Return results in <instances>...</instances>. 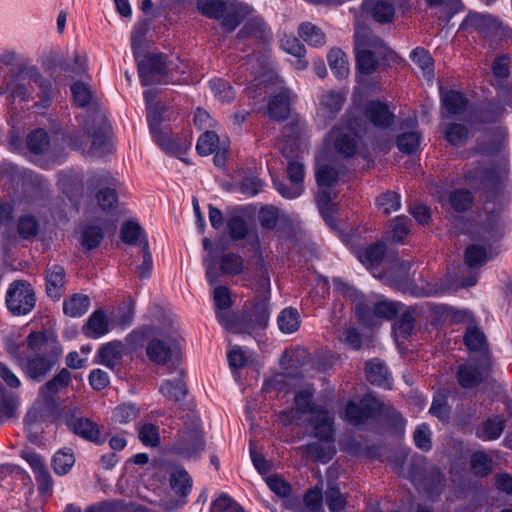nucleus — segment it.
<instances>
[{"label":"nucleus","mask_w":512,"mask_h":512,"mask_svg":"<svg viewBox=\"0 0 512 512\" xmlns=\"http://www.w3.org/2000/svg\"><path fill=\"white\" fill-rule=\"evenodd\" d=\"M445 137L453 146H462L468 140V130L462 124L452 123L446 128Z\"/></svg>","instance_id":"46"},{"label":"nucleus","mask_w":512,"mask_h":512,"mask_svg":"<svg viewBox=\"0 0 512 512\" xmlns=\"http://www.w3.org/2000/svg\"><path fill=\"white\" fill-rule=\"evenodd\" d=\"M215 306L218 311H227L232 305L230 290L225 286H217L213 292Z\"/></svg>","instance_id":"62"},{"label":"nucleus","mask_w":512,"mask_h":512,"mask_svg":"<svg viewBox=\"0 0 512 512\" xmlns=\"http://www.w3.org/2000/svg\"><path fill=\"white\" fill-rule=\"evenodd\" d=\"M170 487L179 496L186 497L192 487V479L188 472L176 469L170 475Z\"/></svg>","instance_id":"33"},{"label":"nucleus","mask_w":512,"mask_h":512,"mask_svg":"<svg viewBox=\"0 0 512 512\" xmlns=\"http://www.w3.org/2000/svg\"><path fill=\"white\" fill-rule=\"evenodd\" d=\"M217 319L232 333H244L250 329L247 325L248 318L245 312L237 314L229 311H218Z\"/></svg>","instance_id":"23"},{"label":"nucleus","mask_w":512,"mask_h":512,"mask_svg":"<svg viewBox=\"0 0 512 512\" xmlns=\"http://www.w3.org/2000/svg\"><path fill=\"white\" fill-rule=\"evenodd\" d=\"M504 430V421L498 417L488 419L482 428L481 433L478 431L480 437H485L488 440H494L500 437Z\"/></svg>","instance_id":"53"},{"label":"nucleus","mask_w":512,"mask_h":512,"mask_svg":"<svg viewBox=\"0 0 512 512\" xmlns=\"http://www.w3.org/2000/svg\"><path fill=\"white\" fill-rule=\"evenodd\" d=\"M385 255V245L383 243H375L366 248L364 254L359 255V260L367 266L379 265Z\"/></svg>","instance_id":"45"},{"label":"nucleus","mask_w":512,"mask_h":512,"mask_svg":"<svg viewBox=\"0 0 512 512\" xmlns=\"http://www.w3.org/2000/svg\"><path fill=\"white\" fill-rule=\"evenodd\" d=\"M448 202L454 211L462 213L471 208L473 196L467 189H456L450 193Z\"/></svg>","instance_id":"36"},{"label":"nucleus","mask_w":512,"mask_h":512,"mask_svg":"<svg viewBox=\"0 0 512 512\" xmlns=\"http://www.w3.org/2000/svg\"><path fill=\"white\" fill-rule=\"evenodd\" d=\"M332 72L338 78H346L349 74L348 60L345 53L338 49H331L327 56Z\"/></svg>","instance_id":"32"},{"label":"nucleus","mask_w":512,"mask_h":512,"mask_svg":"<svg viewBox=\"0 0 512 512\" xmlns=\"http://www.w3.org/2000/svg\"><path fill=\"white\" fill-rule=\"evenodd\" d=\"M139 439L146 446H157L160 441L158 428L151 423L144 424L139 430Z\"/></svg>","instance_id":"59"},{"label":"nucleus","mask_w":512,"mask_h":512,"mask_svg":"<svg viewBox=\"0 0 512 512\" xmlns=\"http://www.w3.org/2000/svg\"><path fill=\"white\" fill-rule=\"evenodd\" d=\"M229 234L234 240H242L248 234L246 222L239 216L232 217L228 221Z\"/></svg>","instance_id":"64"},{"label":"nucleus","mask_w":512,"mask_h":512,"mask_svg":"<svg viewBox=\"0 0 512 512\" xmlns=\"http://www.w3.org/2000/svg\"><path fill=\"white\" fill-rule=\"evenodd\" d=\"M486 250L479 245H470L466 248L464 254L465 263L469 267H476L483 265L486 262Z\"/></svg>","instance_id":"52"},{"label":"nucleus","mask_w":512,"mask_h":512,"mask_svg":"<svg viewBox=\"0 0 512 512\" xmlns=\"http://www.w3.org/2000/svg\"><path fill=\"white\" fill-rule=\"evenodd\" d=\"M160 392L165 397L178 402L187 395V387L181 378H176L165 381L160 387Z\"/></svg>","instance_id":"38"},{"label":"nucleus","mask_w":512,"mask_h":512,"mask_svg":"<svg viewBox=\"0 0 512 512\" xmlns=\"http://www.w3.org/2000/svg\"><path fill=\"white\" fill-rule=\"evenodd\" d=\"M27 347L37 354L56 353L61 351L60 344L53 336L47 335L45 332H31L26 338Z\"/></svg>","instance_id":"17"},{"label":"nucleus","mask_w":512,"mask_h":512,"mask_svg":"<svg viewBox=\"0 0 512 512\" xmlns=\"http://www.w3.org/2000/svg\"><path fill=\"white\" fill-rule=\"evenodd\" d=\"M109 331V322L104 311L96 310L83 326V333L90 338H98Z\"/></svg>","instance_id":"22"},{"label":"nucleus","mask_w":512,"mask_h":512,"mask_svg":"<svg viewBox=\"0 0 512 512\" xmlns=\"http://www.w3.org/2000/svg\"><path fill=\"white\" fill-rule=\"evenodd\" d=\"M414 310L409 308L404 311L399 320L394 325L395 333L402 338H407L414 327Z\"/></svg>","instance_id":"48"},{"label":"nucleus","mask_w":512,"mask_h":512,"mask_svg":"<svg viewBox=\"0 0 512 512\" xmlns=\"http://www.w3.org/2000/svg\"><path fill=\"white\" fill-rule=\"evenodd\" d=\"M269 488L278 496L287 498L291 494V485L278 476H270L266 479Z\"/></svg>","instance_id":"63"},{"label":"nucleus","mask_w":512,"mask_h":512,"mask_svg":"<svg viewBox=\"0 0 512 512\" xmlns=\"http://www.w3.org/2000/svg\"><path fill=\"white\" fill-rule=\"evenodd\" d=\"M136 61L140 79L145 86L160 83L167 76V66L161 54H142Z\"/></svg>","instance_id":"8"},{"label":"nucleus","mask_w":512,"mask_h":512,"mask_svg":"<svg viewBox=\"0 0 512 512\" xmlns=\"http://www.w3.org/2000/svg\"><path fill=\"white\" fill-rule=\"evenodd\" d=\"M197 10L208 18L222 19V26L233 31L252 11L243 2H197Z\"/></svg>","instance_id":"4"},{"label":"nucleus","mask_w":512,"mask_h":512,"mask_svg":"<svg viewBox=\"0 0 512 512\" xmlns=\"http://www.w3.org/2000/svg\"><path fill=\"white\" fill-rule=\"evenodd\" d=\"M125 352V346L121 341H112L102 345L98 352V362L110 369H114L121 362Z\"/></svg>","instance_id":"19"},{"label":"nucleus","mask_w":512,"mask_h":512,"mask_svg":"<svg viewBox=\"0 0 512 512\" xmlns=\"http://www.w3.org/2000/svg\"><path fill=\"white\" fill-rule=\"evenodd\" d=\"M315 176L319 187H333L339 180L340 171L331 164L320 163L316 167Z\"/></svg>","instance_id":"30"},{"label":"nucleus","mask_w":512,"mask_h":512,"mask_svg":"<svg viewBox=\"0 0 512 512\" xmlns=\"http://www.w3.org/2000/svg\"><path fill=\"white\" fill-rule=\"evenodd\" d=\"M86 512H149L141 506L126 505L123 502H103L96 506L89 507Z\"/></svg>","instance_id":"39"},{"label":"nucleus","mask_w":512,"mask_h":512,"mask_svg":"<svg viewBox=\"0 0 512 512\" xmlns=\"http://www.w3.org/2000/svg\"><path fill=\"white\" fill-rule=\"evenodd\" d=\"M298 450L307 458L320 462H328L335 454V450L331 445H323L319 442L303 445Z\"/></svg>","instance_id":"26"},{"label":"nucleus","mask_w":512,"mask_h":512,"mask_svg":"<svg viewBox=\"0 0 512 512\" xmlns=\"http://www.w3.org/2000/svg\"><path fill=\"white\" fill-rule=\"evenodd\" d=\"M463 341L470 353L478 355L477 359L491 358L487 338L479 327L475 325L468 326Z\"/></svg>","instance_id":"14"},{"label":"nucleus","mask_w":512,"mask_h":512,"mask_svg":"<svg viewBox=\"0 0 512 512\" xmlns=\"http://www.w3.org/2000/svg\"><path fill=\"white\" fill-rule=\"evenodd\" d=\"M220 270L225 275H238L243 271V259L234 253L224 254L220 259Z\"/></svg>","instance_id":"42"},{"label":"nucleus","mask_w":512,"mask_h":512,"mask_svg":"<svg viewBox=\"0 0 512 512\" xmlns=\"http://www.w3.org/2000/svg\"><path fill=\"white\" fill-rule=\"evenodd\" d=\"M492 367L491 358L477 359L458 367L457 380L463 388H474L482 383L489 375Z\"/></svg>","instance_id":"11"},{"label":"nucleus","mask_w":512,"mask_h":512,"mask_svg":"<svg viewBox=\"0 0 512 512\" xmlns=\"http://www.w3.org/2000/svg\"><path fill=\"white\" fill-rule=\"evenodd\" d=\"M210 88L215 98L223 103H230L235 98L233 87L223 79L212 80Z\"/></svg>","instance_id":"43"},{"label":"nucleus","mask_w":512,"mask_h":512,"mask_svg":"<svg viewBox=\"0 0 512 512\" xmlns=\"http://www.w3.org/2000/svg\"><path fill=\"white\" fill-rule=\"evenodd\" d=\"M362 119L352 118L345 123L335 125L329 133L334 150L345 158L356 155L359 139L364 130L361 128Z\"/></svg>","instance_id":"5"},{"label":"nucleus","mask_w":512,"mask_h":512,"mask_svg":"<svg viewBox=\"0 0 512 512\" xmlns=\"http://www.w3.org/2000/svg\"><path fill=\"white\" fill-rule=\"evenodd\" d=\"M279 329L283 333H294L300 326V315L295 308L284 309L277 318Z\"/></svg>","instance_id":"34"},{"label":"nucleus","mask_w":512,"mask_h":512,"mask_svg":"<svg viewBox=\"0 0 512 512\" xmlns=\"http://www.w3.org/2000/svg\"><path fill=\"white\" fill-rule=\"evenodd\" d=\"M75 462L74 456L70 452L58 451L52 460V466L55 473L64 475L68 473Z\"/></svg>","instance_id":"51"},{"label":"nucleus","mask_w":512,"mask_h":512,"mask_svg":"<svg viewBox=\"0 0 512 512\" xmlns=\"http://www.w3.org/2000/svg\"><path fill=\"white\" fill-rule=\"evenodd\" d=\"M147 119L151 133L153 134L158 145L165 151L170 153H183L189 147V143H181L178 139L170 137L168 131L160 127L164 117L161 108L156 105L147 108Z\"/></svg>","instance_id":"7"},{"label":"nucleus","mask_w":512,"mask_h":512,"mask_svg":"<svg viewBox=\"0 0 512 512\" xmlns=\"http://www.w3.org/2000/svg\"><path fill=\"white\" fill-rule=\"evenodd\" d=\"M75 103L80 107H91L84 116V129L92 139V147L104 151L108 145V124L105 115L97 108L93 92L83 82L71 86Z\"/></svg>","instance_id":"2"},{"label":"nucleus","mask_w":512,"mask_h":512,"mask_svg":"<svg viewBox=\"0 0 512 512\" xmlns=\"http://www.w3.org/2000/svg\"><path fill=\"white\" fill-rule=\"evenodd\" d=\"M377 203L383 213L388 215L400 208V196L396 192L387 191L378 198Z\"/></svg>","instance_id":"56"},{"label":"nucleus","mask_w":512,"mask_h":512,"mask_svg":"<svg viewBox=\"0 0 512 512\" xmlns=\"http://www.w3.org/2000/svg\"><path fill=\"white\" fill-rule=\"evenodd\" d=\"M148 31V23L143 21L139 22L133 29L131 35L132 49L135 59H138L143 54L146 47V34Z\"/></svg>","instance_id":"40"},{"label":"nucleus","mask_w":512,"mask_h":512,"mask_svg":"<svg viewBox=\"0 0 512 512\" xmlns=\"http://www.w3.org/2000/svg\"><path fill=\"white\" fill-rule=\"evenodd\" d=\"M104 239L102 227L89 224L83 227L80 234V245L84 251H92L98 248Z\"/></svg>","instance_id":"25"},{"label":"nucleus","mask_w":512,"mask_h":512,"mask_svg":"<svg viewBox=\"0 0 512 512\" xmlns=\"http://www.w3.org/2000/svg\"><path fill=\"white\" fill-rule=\"evenodd\" d=\"M470 466L477 476H487L492 471V459L484 452H476L471 456Z\"/></svg>","instance_id":"44"},{"label":"nucleus","mask_w":512,"mask_h":512,"mask_svg":"<svg viewBox=\"0 0 512 512\" xmlns=\"http://www.w3.org/2000/svg\"><path fill=\"white\" fill-rule=\"evenodd\" d=\"M26 144L30 152L42 154L49 148V136L43 129L34 130L27 136Z\"/></svg>","instance_id":"37"},{"label":"nucleus","mask_w":512,"mask_h":512,"mask_svg":"<svg viewBox=\"0 0 512 512\" xmlns=\"http://www.w3.org/2000/svg\"><path fill=\"white\" fill-rule=\"evenodd\" d=\"M382 402L372 394L365 395L359 403L349 401L345 407L344 418L354 425L366 422L379 415Z\"/></svg>","instance_id":"9"},{"label":"nucleus","mask_w":512,"mask_h":512,"mask_svg":"<svg viewBox=\"0 0 512 512\" xmlns=\"http://www.w3.org/2000/svg\"><path fill=\"white\" fill-rule=\"evenodd\" d=\"M298 34L305 42L315 47L325 44L324 32L310 22L302 23L298 28Z\"/></svg>","instance_id":"35"},{"label":"nucleus","mask_w":512,"mask_h":512,"mask_svg":"<svg viewBox=\"0 0 512 512\" xmlns=\"http://www.w3.org/2000/svg\"><path fill=\"white\" fill-rule=\"evenodd\" d=\"M420 144V136L417 132L403 133L397 138L398 148L407 154H411L417 150Z\"/></svg>","instance_id":"55"},{"label":"nucleus","mask_w":512,"mask_h":512,"mask_svg":"<svg viewBox=\"0 0 512 512\" xmlns=\"http://www.w3.org/2000/svg\"><path fill=\"white\" fill-rule=\"evenodd\" d=\"M219 138L213 131H206L198 139L196 149L200 155L207 156L215 152Z\"/></svg>","instance_id":"47"},{"label":"nucleus","mask_w":512,"mask_h":512,"mask_svg":"<svg viewBox=\"0 0 512 512\" xmlns=\"http://www.w3.org/2000/svg\"><path fill=\"white\" fill-rule=\"evenodd\" d=\"M71 381V373L68 369L63 368L50 381L43 385L40 393L44 399H52L61 389L67 387Z\"/></svg>","instance_id":"24"},{"label":"nucleus","mask_w":512,"mask_h":512,"mask_svg":"<svg viewBox=\"0 0 512 512\" xmlns=\"http://www.w3.org/2000/svg\"><path fill=\"white\" fill-rule=\"evenodd\" d=\"M60 356L61 351L37 354L26 359L22 367L30 379L40 381L55 366Z\"/></svg>","instance_id":"13"},{"label":"nucleus","mask_w":512,"mask_h":512,"mask_svg":"<svg viewBox=\"0 0 512 512\" xmlns=\"http://www.w3.org/2000/svg\"><path fill=\"white\" fill-rule=\"evenodd\" d=\"M63 420L70 431L77 436L93 442L102 443L100 427L91 419L77 415L75 409H68L63 413Z\"/></svg>","instance_id":"10"},{"label":"nucleus","mask_w":512,"mask_h":512,"mask_svg":"<svg viewBox=\"0 0 512 512\" xmlns=\"http://www.w3.org/2000/svg\"><path fill=\"white\" fill-rule=\"evenodd\" d=\"M90 306V299L84 294H74L63 302V311L70 317H80L84 315Z\"/></svg>","instance_id":"28"},{"label":"nucleus","mask_w":512,"mask_h":512,"mask_svg":"<svg viewBox=\"0 0 512 512\" xmlns=\"http://www.w3.org/2000/svg\"><path fill=\"white\" fill-rule=\"evenodd\" d=\"M414 442L415 445L423 450L429 451L432 448L431 432L426 424H422L414 431Z\"/></svg>","instance_id":"61"},{"label":"nucleus","mask_w":512,"mask_h":512,"mask_svg":"<svg viewBox=\"0 0 512 512\" xmlns=\"http://www.w3.org/2000/svg\"><path fill=\"white\" fill-rule=\"evenodd\" d=\"M294 405L295 408L279 414V420L283 425H297L303 415L310 414L309 424L314 429V436L324 442H334L333 416L324 407L314 405L312 391H298L294 396Z\"/></svg>","instance_id":"1"},{"label":"nucleus","mask_w":512,"mask_h":512,"mask_svg":"<svg viewBox=\"0 0 512 512\" xmlns=\"http://www.w3.org/2000/svg\"><path fill=\"white\" fill-rule=\"evenodd\" d=\"M171 348L163 340L153 339L146 347V355L150 361L157 365L165 364L171 358Z\"/></svg>","instance_id":"27"},{"label":"nucleus","mask_w":512,"mask_h":512,"mask_svg":"<svg viewBox=\"0 0 512 512\" xmlns=\"http://www.w3.org/2000/svg\"><path fill=\"white\" fill-rule=\"evenodd\" d=\"M281 47L284 51L297 58H302L306 53L305 46L295 36L292 35H285L282 38Z\"/></svg>","instance_id":"58"},{"label":"nucleus","mask_w":512,"mask_h":512,"mask_svg":"<svg viewBox=\"0 0 512 512\" xmlns=\"http://www.w3.org/2000/svg\"><path fill=\"white\" fill-rule=\"evenodd\" d=\"M248 318V326L250 329H264L269 321V308L266 302L256 304L253 309L245 312Z\"/></svg>","instance_id":"31"},{"label":"nucleus","mask_w":512,"mask_h":512,"mask_svg":"<svg viewBox=\"0 0 512 512\" xmlns=\"http://www.w3.org/2000/svg\"><path fill=\"white\" fill-rule=\"evenodd\" d=\"M441 104L447 116L457 115L466 110L468 100L460 92L455 90H441Z\"/></svg>","instance_id":"21"},{"label":"nucleus","mask_w":512,"mask_h":512,"mask_svg":"<svg viewBox=\"0 0 512 512\" xmlns=\"http://www.w3.org/2000/svg\"><path fill=\"white\" fill-rule=\"evenodd\" d=\"M292 92L288 88L282 89L274 95L268 103L269 117L275 121H283L289 117Z\"/></svg>","instance_id":"16"},{"label":"nucleus","mask_w":512,"mask_h":512,"mask_svg":"<svg viewBox=\"0 0 512 512\" xmlns=\"http://www.w3.org/2000/svg\"><path fill=\"white\" fill-rule=\"evenodd\" d=\"M344 95L336 91L325 92L321 96L320 107L329 115H335L340 111L344 103Z\"/></svg>","instance_id":"41"},{"label":"nucleus","mask_w":512,"mask_h":512,"mask_svg":"<svg viewBox=\"0 0 512 512\" xmlns=\"http://www.w3.org/2000/svg\"><path fill=\"white\" fill-rule=\"evenodd\" d=\"M365 372L367 380L372 385L384 386L387 383L388 370L379 359H373L367 362Z\"/></svg>","instance_id":"29"},{"label":"nucleus","mask_w":512,"mask_h":512,"mask_svg":"<svg viewBox=\"0 0 512 512\" xmlns=\"http://www.w3.org/2000/svg\"><path fill=\"white\" fill-rule=\"evenodd\" d=\"M139 416L138 408L133 404H123L116 407L113 411V418L120 424H126L135 420Z\"/></svg>","instance_id":"54"},{"label":"nucleus","mask_w":512,"mask_h":512,"mask_svg":"<svg viewBox=\"0 0 512 512\" xmlns=\"http://www.w3.org/2000/svg\"><path fill=\"white\" fill-rule=\"evenodd\" d=\"M354 38L359 72L362 74L374 73L379 65V59L386 53V47L380 38L358 24Z\"/></svg>","instance_id":"3"},{"label":"nucleus","mask_w":512,"mask_h":512,"mask_svg":"<svg viewBox=\"0 0 512 512\" xmlns=\"http://www.w3.org/2000/svg\"><path fill=\"white\" fill-rule=\"evenodd\" d=\"M59 184L66 195L73 196L79 192L81 181L76 174L65 173L60 176Z\"/></svg>","instance_id":"60"},{"label":"nucleus","mask_w":512,"mask_h":512,"mask_svg":"<svg viewBox=\"0 0 512 512\" xmlns=\"http://www.w3.org/2000/svg\"><path fill=\"white\" fill-rule=\"evenodd\" d=\"M174 449L185 456H192L204 449L203 435L198 421L180 431Z\"/></svg>","instance_id":"12"},{"label":"nucleus","mask_w":512,"mask_h":512,"mask_svg":"<svg viewBox=\"0 0 512 512\" xmlns=\"http://www.w3.org/2000/svg\"><path fill=\"white\" fill-rule=\"evenodd\" d=\"M17 231L21 238L28 239L35 237L38 234L39 225L35 217L31 215H25L19 218Z\"/></svg>","instance_id":"49"},{"label":"nucleus","mask_w":512,"mask_h":512,"mask_svg":"<svg viewBox=\"0 0 512 512\" xmlns=\"http://www.w3.org/2000/svg\"><path fill=\"white\" fill-rule=\"evenodd\" d=\"M326 503L330 512H339L346 506V498L338 487L329 485L326 490Z\"/></svg>","instance_id":"50"},{"label":"nucleus","mask_w":512,"mask_h":512,"mask_svg":"<svg viewBox=\"0 0 512 512\" xmlns=\"http://www.w3.org/2000/svg\"><path fill=\"white\" fill-rule=\"evenodd\" d=\"M46 293L54 299L59 300L66 283L65 269L58 264L48 265L45 271Z\"/></svg>","instance_id":"15"},{"label":"nucleus","mask_w":512,"mask_h":512,"mask_svg":"<svg viewBox=\"0 0 512 512\" xmlns=\"http://www.w3.org/2000/svg\"><path fill=\"white\" fill-rule=\"evenodd\" d=\"M365 116L375 126L388 128L394 121V115L388 106L380 101L368 102L365 106Z\"/></svg>","instance_id":"18"},{"label":"nucleus","mask_w":512,"mask_h":512,"mask_svg":"<svg viewBox=\"0 0 512 512\" xmlns=\"http://www.w3.org/2000/svg\"><path fill=\"white\" fill-rule=\"evenodd\" d=\"M362 10L381 24L390 23L395 17L396 9L392 2H363Z\"/></svg>","instance_id":"20"},{"label":"nucleus","mask_w":512,"mask_h":512,"mask_svg":"<svg viewBox=\"0 0 512 512\" xmlns=\"http://www.w3.org/2000/svg\"><path fill=\"white\" fill-rule=\"evenodd\" d=\"M142 233L143 230L137 222L128 221L122 226L120 236L124 243L133 245L136 244Z\"/></svg>","instance_id":"57"},{"label":"nucleus","mask_w":512,"mask_h":512,"mask_svg":"<svg viewBox=\"0 0 512 512\" xmlns=\"http://www.w3.org/2000/svg\"><path fill=\"white\" fill-rule=\"evenodd\" d=\"M6 305L14 316L30 313L36 303V295L31 284L25 280L13 281L6 293Z\"/></svg>","instance_id":"6"}]
</instances>
